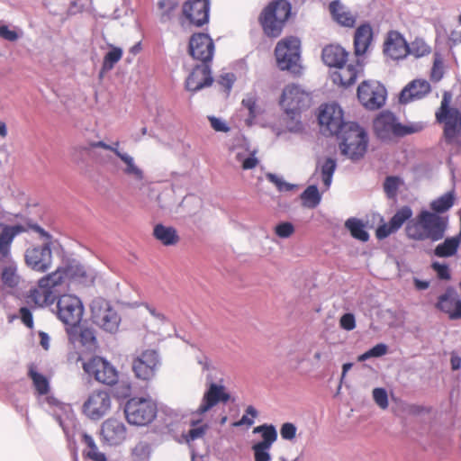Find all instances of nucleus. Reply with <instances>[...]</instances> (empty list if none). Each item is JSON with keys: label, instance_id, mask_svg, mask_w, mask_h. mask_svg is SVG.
<instances>
[{"label": "nucleus", "instance_id": "nucleus-56", "mask_svg": "<svg viewBox=\"0 0 461 461\" xmlns=\"http://www.w3.org/2000/svg\"><path fill=\"white\" fill-rule=\"evenodd\" d=\"M177 6L176 0H159L158 7L162 10L161 21L166 22L171 18L172 12Z\"/></svg>", "mask_w": 461, "mask_h": 461}, {"label": "nucleus", "instance_id": "nucleus-16", "mask_svg": "<svg viewBox=\"0 0 461 461\" xmlns=\"http://www.w3.org/2000/svg\"><path fill=\"white\" fill-rule=\"evenodd\" d=\"M253 433L261 434L262 440L252 445L255 461H271L270 449L277 439V431L272 424H262L253 429Z\"/></svg>", "mask_w": 461, "mask_h": 461}, {"label": "nucleus", "instance_id": "nucleus-10", "mask_svg": "<svg viewBox=\"0 0 461 461\" xmlns=\"http://www.w3.org/2000/svg\"><path fill=\"white\" fill-rule=\"evenodd\" d=\"M91 319L102 330L115 334L119 330L121 317L111 303L102 297L95 298L90 305Z\"/></svg>", "mask_w": 461, "mask_h": 461}, {"label": "nucleus", "instance_id": "nucleus-9", "mask_svg": "<svg viewBox=\"0 0 461 461\" xmlns=\"http://www.w3.org/2000/svg\"><path fill=\"white\" fill-rule=\"evenodd\" d=\"M158 407L149 397H133L127 401L124 413L127 421L135 426H146L157 416Z\"/></svg>", "mask_w": 461, "mask_h": 461}, {"label": "nucleus", "instance_id": "nucleus-23", "mask_svg": "<svg viewBox=\"0 0 461 461\" xmlns=\"http://www.w3.org/2000/svg\"><path fill=\"white\" fill-rule=\"evenodd\" d=\"M435 307L446 313L450 320L461 319V300L453 286L447 287L444 294L438 296Z\"/></svg>", "mask_w": 461, "mask_h": 461}, {"label": "nucleus", "instance_id": "nucleus-24", "mask_svg": "<svg viewBox=\"0 0 461 461\" xmlns=\"http://www.w3.org/2000/svg\"><path fill=\"white\" fill-rule=\"evenodd\" d=\"M229 399L230 394L225 391V387L212 382L205 391L195 413L203 415L212 410L219 402H227Z\"/></svg>", "mask_w": 461, "mask_h": 461}, {"label": "nucleus", "instance_id": "nucleus-42", "mask_svg": "<svg viewBox=\"0 0 461 461\" xmlns=\"http://www.w3.org/2000/svg\"><path fill=\"white\" fill-rule=\"evenodd\" d=\"M65 276V269L63 267H58L51 274H49L41 277L38 282V285L41 288H48L50 291H51L52 288L56 287L57 285L62 283Z\"/></svg>", "mask_w": 461, "mask_h": 461}, {"label": "nucleus", "instance_id": "nucleus-58", "mask_svg": "<svg viewBox=\"0 0 461 461\" xmlns=\"http://www.w3.org/2000/svg\"><path fill=\"white\" fill-rule=\"evenodd\" d=\"M267 178L273 184L276 185L278 191L284 192V191H292L296 187L295 185L290 184L285 182L282 177L276 176L273 173H267Z\"/></svg>", "mask_w": 461, "mask_h": 461}, {"label": "nucleus", "instance_id": "nucleus-18", "mask_svg": "<svg viewBox=\"0 0 461 461\" xmlns=\"http://www.w3.org/2000/svg\"><path fill=\"white\" fill-rule=\"evenodd\" d=\"M158 366V352L154 349H147L133 358L132 371L137 378L149 381L155 376Z\"/></svg>", "mask_w": 461, "mask_h": 461}, {"label": "nucleus", "instance_id": "nucleus-19", "mask_svg": "<svg viewBox=\"0 0 461 461\" xmlns=\"http://www.w3.org/2000/svg\"><path fill=\"white\" fill-rule=\"evenodd\" d=\"M110 408L111 397L108 392L97 390L89 394L83 405V411L91 420H100Z\"/></svg>", "mask_w": 461, "mask_h": 461}, {"label": "nucleus", "instance_id": "nucleus-35", "mask_svg": "<svg viewBox=\"0 0 461 461\" xmlns=\"http://www.w3.org/2000/svg\"><path fill=\"white\" fill-rule=\"evenodd\" d=\"M310 351V348L305 347L303 343H294L286 353L285 357L287 365L293 369L299 368L301 365L306 361Z\"/></svg>", "mask_w": 461, "mask_h": 461}, {"label": "nucleus", "instance_id": "nucleus-8", "mask_svg": "<svg viewBox=\"0 0 461 461\" xmlns=\"http://www.w3.org/2000/svg\"><path fill=\"white\" fill-rule=\"evenodd\" d=\"M291 9V4L287 0H276L264 9L260 23L267 36L280 35L285 23L290 16Z\"/></svg>", "mask_w": 461, "mask_h": 461}, {"label": "nucleus", "instance_id": "nucleus-59", "mask_svg": "<svg viewBox=\"0 0 461 461\" xmlns=\"http://www.w3.org/2000/svg\"><path fill=\"white\" fill-rule=\"evenodd\" d=\"M258 416V411L253 406H248L245 414L241 419L234 423V426L247 425L251 426L254 424V419Z\"/></svg>", "mask_w": 461, "mask_h": 461}, {"label": "nucleus", "instance_id": "nucleus-57", "mask_svg": "<svg viewBox=\"0 0 461 461\" xmlns=\"http://www.w3.org/2000/svg\"><path fill=\"white\" fill-rule=\"evenodd\" d=\"M401 180L397 176H388L384 183V189L389 198L396 195Z\"/></svg>", "mask_w": 461, "mask_h": 461}, {"label": "nucleus", "instance_id": "nucleus-27", "mask_svg": "<svg viewBox=\"0 0 461 461\" xmlns=\"http://www.w3.org/2000/svg\"><path fill=\"white\" fill-rule=\"evenodd\" d=\"M363 61L357 58L356 63H346L344 65L339 66L337 70L332 74V80L335 84H339L343 86H349L353 85L358 75L363 70Z\"/></svg>", "mask_w": 461, "mask_h": 461}, {"label": "nucleus", "instance_id": "nucleus-21", "mask_svg": "<svg viewBox=\"0 0 461 461\" xmlns=\"http://www.w3.org/2000/svg\"><path fill=\"white\" fill-rule=\"evenodd\" d=\"M68 340L75 347H82L84 351L95 353L98 348L95 332L91 328H82L79 325L66 328Z\"/></svg>", "mask_w": 461, "mask_h": 461}, {"label": "nucleus", "instance_id": "nucleus-41", "mask_svg": "<svg viewBox=\"0 0 461 461\" xmlns=\"http://www.w3.org/2000/svg\"><path fill=\"white\" fill-rule=\"evenodd\" d=\"M345 227L349 230L351 236L360 241L366 242L369 239V234L365 229L364 222L357 218H349L345 222Z\"/></svg>", "mask_w": 461, "mask_h": 461}, {"label": "nucleus", "instance_id": "nucleus-5", "mask_svg": "<svg viewBox=\"0 0 461 461\" xmlns=\"http://www.w3.org/2000/svg\"><path fill=\"white\" fill-rule=\"evenodd\" d=\"M311 102L312 98L309 93L300 86L292 84L284 88L280 105L294 122L293 125L288 126L291 131H300L302 130L300 113L311 105Z\"/></svg>", "mask_w": 461, "mask_h": 461}, {"label": "nucleus", "instance_id": "nucleus-12", "mask_svg": "<svg viewBox=\"0 0 461 461\" xmlns=\"http://www.w3.org/2000/svg\"><path fill=\"white\" fill-rule=\"evenodd\" d=\"M76 361H82L84 372L89 377L94 378L101 384L113 385L118 381L117 370L108 360L102 357L94 356L85 361L83 357L78 355Z\"/></svg>", "mask_w": 461, "mask_h": 461}, {"label": "nucleus", "instance_id": "nucleus-22", "mask_svg": "<svg viewBox=\"0 0 461 461\" xmlns=\"http://www.w3.org/2000/svg\"><path fill=\"white\" fill-rule=\"evenodd\" d=\"M208 0H188L183 5V14L190 23L201 27L209 21Z\"/></svg>", "mask_w": 461, "mask_h": 461}, {"label": "nucleus", "instance_id": "nucleus-43", "mask_svg": "<svg viewBox=\"0 0 461 461\" xmlns=\"http://www.w3.org/2000/svg\"><path fill=\"white\" fill-rule=\"evenodd\" d=\"M301 199L303 206L312 209L320 204L321 194L316 185H311L302 193Z\"/></svg>", "mask_w": 461, "mask_h": 461}, {"label": "nucleus", "instance_id": "nucleus-3", "mask_svg": "<svg viewBox=\"0 0 461 461\" xmlns=\"http://www.w3.org/2000/svg\"><path fill=\"white\" fill-rule=\"evenodd\" d=\"M452 94L445 91L435 116L437 122L443 124L445 142L456 150H461V111L450 106Z\"/></svg>", "mask_w": 461, "mask_h": 461}, {"label": "nucleus", "instance_id": "nucleus-34", "mask_svg": "<svg viewBox=\"0 0 461 461\" xmlns=\"http://www.w3.org/2000/svg\"><path fill=\"white\" fill-rule=\"evenodd\" d=\"M322 60L329 67L338 68L347 61L348 52L339 45H329L322 50Z\"/></svg>", "mask_w": 461, "mask_h": 461}, {"label": "nucleus", "instance_id": "nucleus-45", "mask_svg": "<svg viewBox=\"0 0 461 461\" xmlns=\"http://www.w3.org/2000/svg\"><path fill=\"white\" fill-rule=\"evenodd\" d=\"M190 425L191 429L187 433L183 435L185 442L188 444L196 439L202 438L209 428L207 424H202L200 420H191Z\"/></svg>", "mask_w": 461, "mask_h": 461}, {"label": "nucleus", "instance_id": "nucleus-62", "mask_svg": "<svg viewBox=\"0 0 461 461\" xmlns=\"http://www.w3.org/2000/svg\"><path fill=\"white\" fill-rule=\"evenodd\" d=\"M340 327L348 331L353 330L356 328V320L353 313H345L339 320Z\"/></svg>", "mask_w": 461, "mask_h": 461}, {"label": "nucleus", "instance_id": "nucleus-11", "mask_svg": "<svg viewBox=\"0 0 461 461\" xmlns=\"http://www.w3.org/2000/svg\"><path fill=\"white\" fill-rule=\"evenodd\" d=\"M34 230L44 239L41 246H34L26 249L25 262L32 270L40 273L48 271L52 265V252L50 249L51 236L40 226H35Z\"/></svg>", "mask_w": 461, "mask_h": 461}, {"label": "nucleus", "instance_id": "nucleus-13", "mask_svg": "<svg viewBox=\"0 0 461 461\" xmlns=\"http://www.w3.org/2000/svg\"><path fill=\"white\" fill-rule=\"evenodd\" d=\"M300 45L296 37H289L277 43L275 53L280 69L294 74L300 71Z\"/></svg>", "mask_w": 461, "mask_h": 461}, {"label": "nucleus", "instance_id": "nucleus-32", "mask_svg": "<svg viewBox=\"0 0 461 461\" xmlns=\"http://www.w3.org/2000/svg\"><path fill=\"white\" fill-rule=\"evenodd\" d=\"M372 40L373 30L370 24L364 23L357 27L354 37V49L357 58L360 59L361 56L367 52Z\"/></svg>", "mask_w": 461, "mask_h": 461}, {"label": "nucleus", "instance_id": "nucleus-39", "mask_svg": "<svg viewBox=\"0 0 461 461\" xmlns=\"http://www.w3.org/2000/svg\"><path fill=\"white\" fill-rule=\"evenodd\" d=\"M461 243V238L456 236L447 238L434 249V255L438 258H450L456 254Z\"/></svg>", "mask_w": 461, "mask_h": 461}, {"label": "nucleus", "instance_id": "nucleus-47", "mask_svg": "<svg viewBox=\"0 0 461 461\" xmlns=\"http://www.w3.org/2000/svg\"><path fill=\"white\" fill-rule=\"evenodd\" d=\"M431 49L423 39H415L408 45V54L421 58L430 53Z\"/></svg>", "mask_w": 461, "mask_h": 461}, {"label": "nucleus", "instance_id": "nucleus-1", "mask_svg": "<svg viewBox=\"0 0 461 461\" xmlns=\"http://www.w3.org/2000/svg\"><path fill=\"white\" fill-rule=\"evenodd\" d=\"M29 376L32 380L35 390L39 394L40 404L57 420L67 438L68 440L73 439L77 421L71 406L48 395L50 389L49 381L43 375L37 372L36 366L33 364L29 366Z\"/></svg>", "mask_w": 461, "mask_h": 461}, {"label": "nucleus", "instance_id": "nucleus-25", "mask_svg": "<svg viewBox=\"0 0 461 461\" xmlns=\"http://www.w3.org/2000/svg\"><path fill=\"white\" fill-rule=\"evenodd\" d=\"M101 435L105 444L118 446L126 439V427L116 419H108L102 424Z\"/></svg>", "mask_w": 461, "mask_h": 461}, {"label": "nucleus", "instance_id": "nucleus-17", "mask_svg": "<svg viewBox=\"0 0 461 461\" xmlns=\"http://www.w3.org/2000/svg\"><path fill=\"white\" fill-rule=\"evenodd\" d=\"M357 97L369 110L382 107L386 99V89L378 82H363L357 88Z\"/></svg>", "mask_w": 461, "mask_h": 461}, {"label": "nucleus", "instance_id": "nucleus-54", "mask_svg": "<svg viewBox=\"0 0 461 461\" xmlns=\"http://www.w3.org/2000/svg\"><path fill=\"white\" fill-rule=\"evenodd\" d=\"M150 446L149 443L140 441L132 448V456L140 461L145 460L150 456Z\"/></svg>", "mask_w": 461, "mask_h": 461}, {"label": "nucleus", "instance_id": "nucleus-4", "mask_svg": "<svg viewBox=\"0 0 461 461\" xmlns=\"http://www.w3.org/2000/svg\"><path fill=\"white\" fill-rule=\"evenodd\" d=\"M425 128L422 122H408L402 123L397 116L390 111L381 112L374 120V131L383 140L402 138L407 135L420 132Z\"/></svg>", "mask_w": 461, "mask_h": 461}, {"label": "nucleus", "instance_id": "nucleus-30", "mask_svg": "<svg viewBox=\"0 0 461 461\" xmlns=\"http://www.w3.org/2000/svg\"><path fill=\"white\" fill-rule=\"evenodd\" d=\"M337 167V162L332 158H325L318 160L314 173L312 176L313 180H321L324 189L328 190L332 183L334 172Z\"/></svg>", "mask_w": 461, "mask_h": 461}, {"label": "nucleus", "instance_id": "nucleus-55", "mask_svg": "<svg viewBox=\"0 0 461 461\" xmlns=\"http://www.w3.org/2000/svg\"><path fill=\"white\" fill-rule=\"evenodd\" d=\"M294 226L289 221H283L275 227V233L280 239H288L294 233Z\"/></svg>", "mask_w": 461, "mask_h": 461}, {"label": "nucleus", "instance_id": "nucleus-60", "mask_svg": "<svg viewBox=\"0 0 461 461\" xmlns=\"http://www.w3.org/2000/svg\"><path fill=\"white\" fill-rule=\"evenodd\" d=\"M373 398L375 403L383 410L388 407V395L384 388H375L373 390Z\"/></svg>", "mask_w": 461, "mask_h": 461}, {"label": "nucleus", "instance_id": "nucleus-46", "mask_svg": "<svg viewBox=\"0 0 461 461\" xmlns=\"http://www.w3.org/2000/svg\"><path fill=\"white\" fill-rule=\"evenodd\" d=\"M201 201L194 195L185 196L176 209V213H183L185 215H193L200 207Z\"/></svg>", "mask_w": 461, "mask_h": 461}, {"label": "nucleus", "instance_id": "nucleus-6", "mask_svg": "<svg viewBox=\"0 0 461 461\" xmlns=\"http://www.w3.org/2000/svg\"><path fill=\"white\" fill-rule=\"evenodd\" d=\"M339 149L343 155L351 160H358L365 155L368 137L366 131L357 123L349 122L344 131L339 135Z\"/></svg>", "mask_w": 461, "mask_h": 461}, {"label": "nucleus", "instance_id": "nucleus-48", "mask_svg": "<svg viewBox=\"0 0 461 461\" xmlns=\"http://www.w3.org/2000/svg\"><path fill=\"white\" fill-rule=\"evenodd\" d=\"M17 267L14 263L6 266L2 272V281L5 285L8 287H15L19 283V276L17 275Z\"/></svg>", "mask_w": 461, "mask_h": 461}, {"label": "nucleus", "instance_id": "nucleus-49", "mask_svg": "<svg viewBox=\"0 0 461 461\" xmlns=\"http://www.w3.org/2000/svg\"><path fill=\"white\" fill-rule=\"evenodd\" d=\"M122 50L118 47H113L104 56L102 70L109 71L122 59Z\"/></svg>", "mask_w": 461, "mask_h": 461}, {"label": "nucleus", "instance_id": "nucleus-40", "mask_svg": "<svg viewBox=\"0 0 461 461\" xmlns=\"http://www.w3.org/2000/svg\"><path fill=\"white\" fill-rule=\"evenodd\" d=\"M82 440L86 445L84 454L92 461H107L104 453L99 451L94 438L85 432H80Z\"/></svg>", "mask_w": 461, "mask_h": 461}, {"label": "nucleus", "instance_id": "nucleus-52", "mask_svg": "<svg viewBox=\"0 0 461 461\" xmlns=\"http://www.w3.org/2000/svg\"><path fill=\"white\" fill-rule=\"evenodd\" d=\"M388 348L384 343H379L365 352L364 354L358 356L357 360L359 362L366 361L371 357H380L384 356L387 353Z\"/></svg>", "mask_w": 461, "mask_h": 461}, {"label": "nucleus", "instance_id": "nucleus-15", "mask_svg": "<svg viewBox=\"0 0 461 461\" xmlns=\"http://www.w3.org/2000/svg\"><path fill=\"white\" fill-rule=\"evenodd\" d=\"M57 314L66 328L79 325L84 314L83 303L77 296L63 294L57 303Z\"/></svg>", "mask_w": 461, "mask_h": 461}, {"label": "nucleus", "instance_id": "nucleus-31", "mask_svg": "<svg viewBox=\"0 0 461 461\" xmlns=\"http://www.w3.org/2000/svg\"><path fill=\"white\" fill-rule=\"evenodd\" d=\"M23 231H25V228L21 224L5 225L0 223V257L2 258L9 257L14 239Z\"/></svg>", "mask_w": 461, "mask_h": 461}, {"label": "nucleus", "instance_id": "nucleus-20", "mask_svg": "<svg viewBox=\"0 0 461 461\" xmlns=\"http://www.w3.org/2000/svg\"><path fill=\"white\" fill-rule=\"evenodd\" d=\"M189 53L193 59L209 64L213 57L214 43L205 33H195L189 41Z\"/></svg>", "mask_w": 461, "mask_h": 461}, {"label": "nucleus", "instance_id": "nucleus-29", "mask_svg": "<svg viewBox=\"0 0 461 461\" xmlns=\"http://www.w3.org/2000/svg\"><path fill=\"white\" fill-rule=\"evenodd\" d=\"M384 53L393 59L405 58L408 54L405 39L399 32H391L384 44Z\"/></svg>", "mask_w": 461, "mask_h": 461}, {"label": "nucleus", "instance_id": "nucleus-50", "mask_svg": "<svg viewBox=\"0 0 461 461\" xmlns=\"http://www.w3.org/2000/svg\"><path fill=\"white\" fill-rule=\"evenodd\" d=\"M412 216V210L409 206L399 209L390 220L393 229L398 230L403 223Z\"/></svg>", "mask_w": 461, "mask_h": 461}, {"label": "nucleus", "instance_id": "nucleus-51", "mask_svg": "<svg viewBox=\"0 0 461 461\" xmlns=\"http://www.w3.org/2000/svg\"><path fill=\"white\" fill-rule=\"evenodd\" d=\"M444 76V62L440 54L435 53L433 66L430 71V80L439 82Z\"/></svg>", "mask_w": 461, "mask_h": 461}, {"label": "nucleus", "instance_id": "nucleus-61", "mask_svg": "<svg viewBox=\"0 0 461 461\" xmlns=\"http://www.w3.org/2000/svg\"><path fill=\"white\" fill-rule=\"evenodd\" d=\"M431 267L436 272L439 279L449 280L451 278L450 270L447 264L433 262L431 264Z\"/></svg>", "mask_w": 461, "mask_h": 461}, {"label": "nucleus", "instance_id": "nucleus-64", "mask_svg": "<svg viewBox=\"0 0 461 461\" xmlns=\"http://www.w3.org/2000/svg\"><path fill=\"white\" fill-rule=\"evenodd\" d=\"M197 364L201 366L202 370L211 371L214 369V366L212 364V359L203 352H201L199 355L195 357Z\"/></svg>", "mask_w": 461, "mask_h": 461}, {"label": "nucleus", "instance_id": "nucleus-53", "mask_svg": "<svg viewBox=\"0 0 461 461\" xmlns=\"http://www.w3.org/2000/svg\"><path fill=\"white\" fill-rule=\"evenodd\" d=\"M52 294L48 288H39L31 290L29 298L37 305H42L48 302Z\"/></svg>", "mask_w": 461, "mask_h": 461}, {"label": "nucleus", "instance_id": "nucleus-63", "mask_svg": "<svg viewBox=\"0 0 461 461\" xmlns=\"http://www.w3.org/2000/svg\"><path fill=\"white\" fill-rule=\"evenodd\" d=\"M296 427L290 422L284 423L280 429L281 437L286 440H292L296 435Z\"/></svg>", "mask_w": 461, "mask_h": 461}, {"label": "nucleus", "instance_id": "nucleus-36", "mask_svg": "<svg viewBox=\"0 0 461 461\" xmlns=\"http://www.w3.org/2000/svg\"><path fill=\"white\" fill-rule=\"evenodd\" d=\"M230 150L234 153L236 160L241 164L244 170L253 169L258 164L256 150L250 151L246 145L232 147Z\"/></svg>", "mask_w": 461, "mask_h": 461}, {"label": "nucleus", "instance_id": "nucleus-2", "mask_svg": "<svg viewBox=\"0 0 461 461\" xmlns=\"http://www.w3.org/2000/svg\"><path fill=\"white\" fill-rule=\"evenodd\" d=\"M447 226V216L422 210L415 218L408 221L405 231L410 240L436 242L445 237Z\"/></svg>", "mask_w": 461, "mask_h": 461}, {"label": "nucleus", "instance_id": "nucleus-14", "mask_svg": "<svg viewBox=\"0 0 461 461\" xmlns=\"http://www.w3.org/2000/svg\"><path fill=\"white\" fill-rule=\"evenodd\" d=\"M321 131L325 135L339 136L349 122H345L341 107L336 104H326L321 106L319 115Z\"/></svg>", "mask_w": 461, "mask_h": 461}, {"label": "nucleus", "instance_id": "nucleus-38", "mask_svg": "<svg viewBox=\"0 0 461 461\" xmlns=\"http://www.w3.org/2000/svg\"><path fill=\"white\" fill-rule=\"evenodd\" d=\"M153 236L164 246H173L179 241L177 230L172 226H166L162 223L155 225Z\"/></svg>", "mask_w": 461, "mask_h": 461}, {"label": "nucleus", "instance_id": "nucleus-7", "mask_svg": "<svg viewBox=\"0 0 461 461\" xmlns=\"http://www.w3.org/2000/svg\"><path fill=\"white\" fill-rule=\"evenodd\" d=\"M119 147V141H115L112 145H109L103 140H99L92 141L86 146H80L78 149L81 151L91 155L93 158L97 157V154L95 151L91 152L94 149L101 148L112 151L122 163L123 166L120 167L122 173L137 182H142L145 177L144 171L137 165L134 158L131 154L122 151Z\"/></svg>", "mask_w": 461, "mask_h": 461}, {"label": "nucleus", "instance_id": "nucleus-44", "mask_svg": "<svg viewBox=\"0 0 461 461\" xmlns=\"http://www.w3.org/2000/svg\"><path fill=\"white\" fill-rule=\"evenodd\" d=\"M453 192H447L430 203L432 212L440 213L448 211L454 204Z\"/></svg>", "mask_w": 461, "mask_h": 461}, {"label": "nucleus", "instance_id": "nucleus-37", "mask_svg": "<svg viewBox=\"0 0 461 461\" xmlns=\"http://www.w3.org/2000/svg\"><path fill=\"white\" fill-rule=\"evenodd\" d=\"M145 308L150 314L149 321V328L153 333L163 335L166 331V327L169 325L168 319L165 314L155 308L153 305L146 304Z\"/></svg>", "mask_w": 461, "mask_h": 461}, {"label": "nucleus", "instance_id": "nucleus-26", "mask_svg": "<svg viewBox=\"0 0 461 461\" xmlns=\"http://www.w3.org/2000/svg\"><path fill=\"white\" fill-rule=\"evenodd\" d=\"M212 83V71L209 64L195 66L185 80V87L188 91L196 92Z\"/></svg>", "mask_w": 461, "mask_h": 461}, {"label": "nucleus", "instance_id": "nucleus-28", "mask_svg": "<svg viewBox=\"0 0 461 461\" xmlns=\"http://www.w3.org/2000/svg\"><path fill=\"white\" fill-rule=\"evenodd\" d=\"M430 90V85L427 80L414 79L401 91L399 101L401 104H406L420 100L427 95Z\"/></svg>", "mask_w": 461, "mask_h": 461}, {"label": "nucleus", "instance_id": "nucleus-33", "mask_svg": "<svg viewBox=\"0 0 461 461\" xmlns=\"http://www.w3.org/2000/svg\"><path fill=\"white\" fill-rule=\"evenodd\" d=\"M329 9L332 18L340 25L345 27H353L355 25L356 16L339 0L330 2Z\"/></svg>", "mask_w": 461, "mask_h": 461}]
</instances>
